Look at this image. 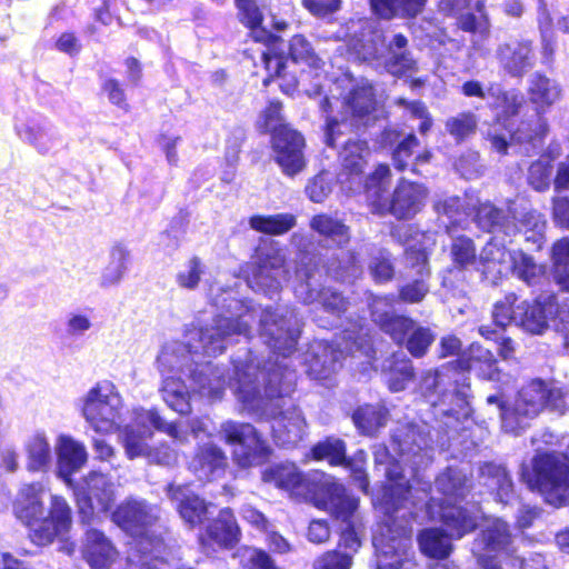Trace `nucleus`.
Listing matches in <instances>:
<instances>
[{
    "label": "nucleus",
    "instance_id": "obj_59",
    "mask_svg": "<svg viewBox=\"0 0 569 569\" xmlns=\"http://www.w3.org/2000/svg\"><path fill=\"white\" fill-rule=\"evenodd\" d=\"M352 556L346 552L330 550L319 556L312 565V569H351Z\"/></svg>",
    "mask_w": 569,
    "mask_h": 569
},
{
    "label": "nucleus",
    "instance_id": "obj_33",
    "mask_svg": "<svg viewBox=\"0 0 569 569\" xmlns=\"http://www.w3.org/2000/svg\"><path fill=\"white\" fill-rule=\"evenodd\" d=\"M418 543L421 552L429 558H447L452 551L450 537L438 528L422 530Z\"/></svg>",
    "mask_w": 569,
    "mask_h": 569
},
{
    "label": "nucleus",
    "instance_id": "obj_1",
    "mask_svg": "<svg viewBox=\"0 0 569 569\" xmlns=\"http://www.w3.org/2000/svg\"><path fill=\"white\" fill-rule=\"evenodd\" d=\"M545 500L561 506L569 500V459L561 453H542L533 459V479L530 481Z\"/></svg>",
    "mask_w": 569,
    "mask_h": 569
},
{
    "label": "nucleus",
    "instance_id": "obj_29",
    "mask_svg": "<svg viewBox=\"0 0 569 569\" xmlns=\"http://www.w3.org/2000/svg\"><path fill=\"white\" fill-rule=\"evenodd\" d=\"M457 366L462 371L475 370L483 379L500 380V371L492 352L481 346L472 345L470 356L459 359Z\"/></svg>",
    "mask_w": 569,
    "mask_h": 569
},
{
    "label": "nucleus",
    "instance_id": "obj_21",
    "mask_svg": "<svg viewBox=\"0 0 569 569\" xmlns=\"http://www.w3.org/2000/svg\"><path fill=\"white\" fill-rule=\"evenodd\" d=\"M58 476L72 486L71 475L80 470L88 460L86 447L70 437L61 436L58 441Z\"/></svg>",
    "mask_w": 569,
    "mask_h": 569
},
{
    "label": "nucleus",
    "instance_id": "obj_37",
    "mask_svg": "<svg viewBox=\"0 0 569 569\" xmlns=\"http://www.w3.org/2000/svg\"><path fill=\"white\" fill-rule=\"evenodd\" d=\"M28 455V469H44L51 461V447L44 433L37 432L28 438L24 445Z\"/></svg>",
    "mask_w": 569,
    "mask_h": 569
},
{
    "label": "nucleus",
    "instance_id": "obj_16",
    "mask_svg": "<svg viewBox=\"0 0 569 569\" xmlns=\"http://www.w3.org/2000/svg\"><path fill=\"white\" fill-rule=\"evenodd\" d=\"M156 519L154 508L134 499L122 502L112 515V520L131 535L142 533V530Z\"/></svg>",
    "mask_w": 569,
    "mask_h": 569
},
{
    "label": "nucleus",
    "instance_id": "obj_64",
    "mask_svg": "<svg viewBox=\"0 0 569 569\" xmlns=\"http://www.w3.org/2000/svg\"><path fill=\"white\" fill-rule=\"evenodd\" d=\"M240 556L248 569H278L271 557L260 549L244 548Z\"/></svg>",
    "mask_w": 569,
    "mask_h": 569
},
{
    "label": "nucleus",
    "instance_id": "obj_18",
    "mask_svg": "<svg viewBox=\"0 0 569 569\" xmlns=\"http://www.w3.org/2000/svg\"><path fill=\"white\" fill-rule=\"evenodd\" d=\"M370 308L373 321L397 343H403L416 322L410 318L390 313L391 301L387 298H375Z\"/></svg>",
    "mask_w": 569,
    "mask_h": 569
},
{
    "label": "nucleus",
    "instance_id": "obj_4",
    "mask_svg": "<svg viewBox=\"0 0 569 569\" xmlns=\"http://www.w3.org/2000/svg\"><path fill=\"white\" fill-rule=\"evenodd\" d=\"M336 103L341 104L342 111L340 119L332 117L327 120L326 141L329 146H335L336 136L340 133V121L343 123L350 119L351 126H358L376 110L373 88L368 81H361Z\"/></svg>",
    "mask_w": 569,
    "mask_h": 569
},
{
    "label": "nucleus",
    "instance_id": "obj_63",
    "mask_svg": "<svg viewBox=\"0 0 569 569\" xmlns=\"http://www.w3.org/2000/svg\"><path fill=\"white\" fill-rule=\"evenodd\" d=\"M150 541L141 538L138 542L139 549L143 552L138 560L130 559L126 569H170V566L162 559L147 555Z\"/></svg>",
    "mask_w": 569,
    "mask_h": 569
},
{
    "label": "nucleus",
    "instance_id": "obj_47",
    "mask_svg": "<svg viewBox=\"0 0 569 569\" xmlns=\"http://www.w3.org/2000/svg\"><path fill=\"white\" fill-rule=\"evenodd\" d=\"M513 272L528 284L536 283L545 273V267L522 251L513 252L511 256Z\"/></svg>",
    "mask_w": 569,
    "mask_h": 569
},
{
    "label": "nucleus",
    "instance_id": "obj_15",
    "mask_svg": "<svg viewBox=\"0 0 569 569\" xmlns=\"http://www.w3.org/2000/svg\"><path fill=\"white\" fill-rule=\"evenodd\" d=\"M427 196L422 184L402 179L393 191L389 210L399 219H409L422 209Z\"/></svg>",
    "mask_w": 569,
    "mask_h": 569
},
{
    "label": "nucleus",
    "instance_id": "obj_11",
    "mask_svg": "<svg viewBox=\"0 0 569 569\" xmlns=\"http://www.w3.org/2000/svg\"><path fill=\"white\" fill-rule=\"evenodd\" d=\"M260 321L261 335L270 348L282 356H288L295 350L300 332L298 328H293L292 315L287 318L266 311Z\"/></svg>",
    "mask_w": 569,
    "mask_h": 569
},
{
    "label": "nucleus",
    "instance_id": "obj_17",
    "mask_svg": "<svg viewBox=\"0 0 569 569\" xmlns=\"http://www.w3.org/2000/svg\"><path fill=\"white\" fill-rule=\"evenodd\" d=\"M82 555L92 569H108L119 553L102 531L92 528L86 531Z\"/></svg>",
    "mask_w": 569,
    "mask_h": 569
},
{
    "label": "nucleus",
    "instance_id": "obj_7",
    "mask_svg": "<svg viewBox=\"0 0 569 569\" xmlns=\"http://www.w3.org/2000/svg\"><path fill=\"white\" fill-rule=\"evenodd\" d=\"M80 512L90 518L94 510L106 512L116 499L114 483L108 476L91 471L82 478L76 489Z\"/></svg>",
    "mask_w": 569,
    "mask_h": 569
},
{
    "label": "nucleus",
    "instance_id": "obj_57",
    "mask_svg": "<svg viewBox=\"0 0 569 569\" xmlns=\"http://www.w3.org/2000/svg\"><path fill=\"white\" fill-rule=\"evenodd\" d=\"M290 54L295 61L306 62L313 68L321 66V59L315 54L311 44L301 34L292 37L290 41Z\"/></svg>",
    "mask_w": 569,
    "mask_h": 569
},
{
    "label": "nucleus",
    "instance_id": "obj_31",
    "mask_svg": "<svg viewBox=\"0 0 569 569\" xmlns=\"http://www.w3.org/2000/svg\"><path fill=\"white\" fill-rule=\"evenodd\" d=\"M371 9L383 19L413 18L422 12L427 0H369Z\"/></svg>",
    "mask_w": 569,
    "mask_h": 569
},
{
    "label": "nucleus",
    "instance_id": "obj_52",
    "mask_svg": "<svg viewBox=\"0 0 569 569\" xmlns=\"http://www.w3.org/2000/svg\"><path fill=\"white\" fill-rule=\"evenodd\" d=\"M405 341L406 348L410 355L420 358L426 355L427 350L435 341V335L429 328L416 323Z\"/></svg>",
    "mask_w": 569,
    "mask_h": 569
},
{
    "label": "nucleus",
    "instance_id": "obj_62",
    "mask_svg": "<svg viewBox=\"0 0 569 569\" xmlns=\"http://www.w3.org/2000/svg\"><path fill=\"white\" fill-rule=\"evenodd\" d=\"M389 177V167L387 164H379L366 182L368 197L379 200L387 189Z\"/></svg>",
    "mask_w": 569,
    "mask_h": 569
},
{
    "label": "nucleus",
    "instance_id": "obj_39",
    "mask_svg": "<svg viewBox=\"0 0 569 569\" xmlns=\"http://www.w3.org/2000/svg\"><path fill=\"white\" fill-rule=\"evenodd\" d=\"M481 477L487 479L486 485L497 490V496L501 502H508L512 495V482L501 466L487 463L481 468Z\"/></svg>",
    "mask_w": 569,
    "mask_h": 569
},
{
    "label": "nucleus",
    "instance_id": "obj_22",
    "mask_svg": "<svg viewBox=\"0 0 569 569\" xmlns=\"http://www.w3.org/2000/svg\"><path fill=\"white\" fill-rule=\"evenodd\" d=\"M272 418V433L281 446H293L302 439L306 421L300 410L290 407Z\"/></svg>",
    "mask_w": 569,
    "mask_h": 569
},
{
    "label": "nucleus",
    "instance_id": "obj_60",
    "mask_svg": "<svg viewBox=\"0 0 569 569\" xmlns=\"http://www.w3.org/2000/svg\"><path fill=\"white\" fill-rule=\"evenodd\" d=\"M550 176V161L547 158H541L530 166L528 181L537 191H542L549 187Z\"/></svg>",
    "mask_w": 569,
    "mask_h": 569
},
{
    "label": "nucleus",
    "instance_id": "obj_44",
    "mask_svg": "<svg viewBox=\"0 0 569 569\" xmlns=\"http://www.w3.org/2000/svg\"><path fill=\"white\" fill-rule=\"evenodd\" d=\"M128 257L129 252L123 246L116 244L111 248L108 264L102 272V283L104 286H111L120 281L126 270Z\"/></svg>",
    "mask_w": 569,
    "mask_h": 569
},
{
    "label": "nucleus",
    "instance_id": "obj_28",
    "mask_svg": "<svg viewBox=\"0 0 569 569\" xmlns=\"http://www.w3.org/2000/svg\"><path fill=\"white\" fill-rule=\"evenodd\" d=\"M369 154L370 150L365 141L350 140L343 146L340 152L341 172L339 179L341 183H345L349 176L360 180V174L367 164Z\"/></svg>",
    "mask_w": 569,
    "mask_h": 569
},
{
    "label": "nucleus",
    "instance_id": "obj_56",
    "mask_svg": "<svg viewBox=\"0 0 569 569\" xmlns=\"http://www.w3.org/2000/svg\"><path fill=\"white\" fill-rule=\"evenodd\" d=\"M477 127L476 116L471 112H462L446 121L447 131L458 140L473 133Z\"/></svg>",
    "mask_w": 569,
    "mask_h": 569
},
{
    "label": "nucleus",
    "instance_id": "obj_20",
    "mask_svg": "<svg viewBox=\"0 0 569 569\" xmlns=\"http://www.w3.org/2000/svg\"><path fill=\"white\" fill-rule=\"evenodd\" d=\"M497 56L505 70L516 77L527 72L533 62L532 46L528 40H512L500 44Z\"/></svg>",
    "mask_w": 569,
    "mask_h": 569
},
{
    "label": "nucleus",
    "instance_id": "obj_55",
    "mask_svg": "<svg viewBox=\"0 0 569 569\" xmlns=\"http://www.w3.org/2000/svg\"><path fill=\"white\" fill-rule=\"evenodd\" d=\"M388 370L389 387L396 392L403 390L407 382L413 378L412 363L405 356H402L401 359H396Z\"/></svg>",
    "mask_w": 569,
    "mask_h": 569
},
{
    "label": "nucleus",
    "instance_id": "obj_35",
    "mask_svg": "<svg viewBox=\"0 0 569 569\" xmlns=\"http://www.w3.org/2000/svg\"><path fill=\"white\" fill-rule=\"evenodd\" d=\"M516 325L531 333H541L547 328V317L542 306L522 301L516 307Z\"/></svg>",
    "mask_w": 569,
    "mask_h": 569
},
{
    "label": "nucleus",
    "instance_id": "obj_54",
    "mask_svg": "<svg viewBox=\"0 0 569 569\" xmlns=\"http://www.w3.org/2000/svg\"><path fill=\"white\" fill-rule=\"evenodd\" d=\"M329 270L333 276L343 282H350L357 279L361 272V266L359 264L357 257L353 252H342L339 261L331 263Z\"/></svg>",
    "mask_w": 569,
    "mask_h": 569
},
{
    "label": "nucleus",
    "instance_id": "obj_6",
    "mask_svg": "<svg viewBox=\"0 0 569 569\" xmlns=\"http://www.w3.org/2000/svg\"><path fill=\"white\" fill-rule=\"evenodd\" d=\"M221 435L233 446V457L238 465L248 467L260 463L268 455V446L253 426L227 421L221 426Z\"/></svg>",
    "mask_w": 569,
    "mask_h": 569
},
{
    "label": "nucleus",
    "instance_id": "obj_30",
    "mask_svg": "<svg viewBox=\"0 0 569 569\" xmlns=\"http://www.w3.org/2000/svg\"><path fill=\"white\" fill-rule=\"evenodd\" d=\"M439 516L441 521L451 531L450 536L452 538L459 539L472 531L477 526L476 517L468 510L452 505L449 500L441 503Z\"/></svg>",
    "mask_w": 569,
    "mask_h": 569
},
{
    "label": "nucleus",
    "instance_id": "obj_42",
    "mask_svg": "<svg viewBox=\"0 0 569 569\" xmlns=\"http://www.w3.org/2000/svg\"><path fill=\"white\" fill-rule=\"evenodd\" d=\"M556 282L569 291V239L562 238L552 246L551 251Z\"/></svg>",
    "mask_w": 569,
    "mask_h": 569
},
{
    "label": "nucleus",
    "instance_id": "obj_53",
    "mask_svg": "<svg viewBox=\"0 0 569 569\" xmlns=\"http://www.w3.org/2000/svg\"><path fill=\"white\" fill-rule=\"evenodd\" d=\"M312 452L316 459L328 460L330 465H342L347 461L345 443L339 439L329 438L318 443Z\"/></svg>",
    "mask_w": 569,
    "mask_h": 569
},
{
    "label": "nucleus",
    "instance_id": "obj_40",
    "mask_svg": "<svg viewBox=\"0 0 569 569\" xmlns=\"http://www.w3.org/2000/svg\"><path fill=\"white\" fill-rule=\"evenodd\" d=\"M350 56L363 61L378 60L383 57L385 38L380 32H371L366 40H355L350 43Z\"/></svg>",
    "mask_w": 569,
    "mask_h": 569
},
{
    "label": "nucleus",
    "instance_id": "obj_19",
    "mask_svg": "<svg viewBox=\"0 0 569 569\" xmlns=\"http://www.w3.org/2000/svg\"><path fill=\"white\" fill-rule=\"evenodd\" d=\"M511 541L508 526L500 519H488L481 532V538L476 541L473 552L479 557V563L486 569H497L496 563H487L486 552L500 551L507 548Z\"/></svg>",
    "mask_w": 569,
    "mask_h": 569
},
{
    "label": "nucleus",
    "instance_id": "obj_14",
    "mask_svg": "<svg viewBox=\"0 0 569 569\" xmlns=\"http://www.w3.org/2000/svg\"><path fill=\"white\" fill-rule=\"evenodd\" d=\"M70 509L67 502L58 497H53L50 516L40 518L34 526H29L31 537L37 545L50 543L57 536L63 535L69 530Z\"/></svg>",
    "mask_w": 569,
    "mask_h": 569
},
{
    "label": "nucleus",
    "instance_id": "obj_41",
    "mask_svg": "<svg viewBox=\"0 0 569 569\" xmlns=\"http://www.w3.org/2000/svg\"><path fill=\"white\" fill-rule=\"evenodd\" d=\"M239 9V18L248 28L256 41H266L269 34L260 29L262 12L256 0H236Z\"/></svg>",
    "mask_w": 569,
    "mask_h": 569
},
{
    "label": "nucleus",
    "instance_id": "obj_23",
    "mask_svg": "<svg viewBox=\"0 0 569 569\" xmlns=\"http://www.w3.org/2000/svg\"><path fill=\"white\" fill-rule=\"evenodd\" d=\"M284 262L286 258L281 251L274 250L268 253L253 271L252 281L266 291H276L280 283L288 279Z\"/></svg>",
    "mask_w": 569,
    "mask_h": 569
},
{
    "label": "nucleus",
    "instance_id": "obj_45",
    "mask_svg": "<svg viewBox=\"0 0 569 569\" xmlns=\"http://www.w3.org/2000/svg\"><path fill=\"white\" fill-rule=\"evenodd\" d=\"M435 486L448 498L462 497L466 492L467 478L460 470L448 468L436 479Z\"/></svg>",
    "mask_w": 569,
    "mask_h": 569
},
{
    "label": "nucleus",
    "instance_id": "obj_58",
    "mask_svg": "<svg viewBox=\"0 0 569 569\" xmlns=\"http://www.w3.org/2000/svg\"><path fill=\"white\" fill-rule=\"evenodd\" d=\"M338 360L339 353L337 351L325 348L322 356H317L312 360L310 370L317 379H327L337 371L339 367Z\"/></svg>",
    "mask_w": 569,
    "mask_h": 569
},
{
    "label": "nucleus",
    "instance_id": "obj_25",
    "mask_svg": "<svg viewBox=\"0 0 569 569\" xmlns=\"http://www.w3.org/2000/svg\"><path fill=\"white\" fill-rule=\"evenodd\" d=\"M305 276L306 281L301 282L296 288L297 297L305 303L319 302L327 312L337 316L347 310L348 301L339 292L329 288L318 291L313 288L311 277L309 274Z\"/></svg>",
    "mask_w": 569,
    "mask_h": 569
},
{
    "label": "nucleus",
    "instance_id": "obj_24",
    "mask_svg": "<svg viewBox=\"0 0 569 569\" xmlns=\"http://www.w3.org/2000/svg\"><path fill=\"white\" fill-rule=\"evenodd\" d=\"M226 466V455L213 443L201 446L189 463L190 470L199 480H211L222 473Z\"/></svg>",
    "mask_w": 569,
    "mask_h": 569
},
{
    "label": "nucleus",
    "instance_id": "obj_50",
    "mask_svg": "<svg viewBox=\"0 0 569 569\" xmlns=\"http://www.w3.org/2000/svg\"><path fill=\"white\" fill-rule=\"evenodd\" d=\"M450 256L453 264L459 269H467L477 262L473 241L467 237H459L452 241Z\"/></svg>",
    "mask_w": 569,
    "mask_h": 569
},
{
    "label": "nucleus",
    "instance_id": "obj_51",
    "mask_svg": "<svg viewBox=\"0 0 569 569\" xmlns=\"http://www.w3.org/2000/svg\"><path fill=\"white\" fill-rule=\"evenodd\" d=\"M353 421L363 433L372 435L386 423V415L380 409L366 406L353 413Z\"/></svg>",
    "mask_w": 569,
    "mask_h": 569
},
{
    "label": "nucleus",
    "instance_id": "obj_34",
    "mask_svg": "<svg viewBox=\"0 0 569 569\" xmlns=\"http://www.w3.org/2000/svg\"><path fill=\"white\" fill-rule=\"evenodd\" d=\"M192 380L197 385V391L211 400L220 399L224 390L222 373L218 368L210 365H202L198 371L192 375Z\"/></svg>",
    "mask_w": 569,
    "mask_h": 569
},
{
    "label": "nucleus",
    "instance_id": "obj_2",
    "mask_svg": "<svg viewBox=\"0 0 569 569\" xmlns=\"http://www.w3.org/2000/svg\"><path fill=\"white\" fill-rule=\"evenodd\" d=\"M562 396L561 389L541 379H532L519 390L511 413L503 415V426L513 430V419L535 418L547 406L562 410Z\"/></svg>",
    "mask_w": 569,
    "mask_h": 569
},
{
    "label": "nucleus",
    "instance_id": "obj_46",
    "mask_svg": "<svg viewBox=\"0 0 569 569\" xmlns=\"http://www.w3.org/2000/svg\"><path fill=\"white\" fill-rule=\"evenodd\" d=\"M508 257V252L502 246L489 241L481 250L479 262L482 266V272L486 274H501L503 263Z\"/></svg>",
    "mask_w": 569,
    "mask_h": 569
},
{
    "label": "nucleus",
    "instance_id": "obj_49",
    "mask_svg": "<svg viewBox=\"0 0 569 569\" xmlns=\"http://www.w3.org/2000/svg\"><path fill=\"white\" fill-rule=\"evenodd\" d=\"M208 507L198 496H187L180 500L178 511L186 522L196 526L207 518Z\"/></svg>",
    "mask_w": 569,
    "mask_h": 569
},
{
    "label": "nucleus",
    "instance_id": "obj_48",
    "mask_svg": "<svg viewBox=\"0 0 569 569\" xmlns=\"http://www.w3.org/2000/svg\"><path fill=\"white\" fill-rule=\"evenodd\" d=\"M546 226L547 222L541 213L530 211L525 213L519 220L518 229L527 241H531L540 247L545 238Z\"/></svg>",
    "mask_w": 569,
    "mask_h": 569
},
{
    "label": "nucleus",
    "instance_id": "obj_13",
    "mask_svg": "<svg viewBox=\"0 0 569 569\" xmlns=\"http://www.w3.org/2000/svg\"><path fill=\"white\" fill-rule=\"evenodd\" d=\"M315 505L337 519L348 521L358 508V500L348 496L342 485L326 479L315 493Z\"/></svg>",
    "mask_w": 569,
    "mask_h": 569
},
{
    "label": "nucleus",
    "instance_id": "obj_5",
    "mask_svg": "<svg viewBox=\"0 0 569 569\" xmlns=\"http://www.w3.org/2000/svg\"><path fill=\"white\" fill-rule=\"evenodd\" d=\"M183 347H164L158 357L163 378L161 395L164 402L180 415L190 412V392L179 377L170 376L174 369L182 370L187 357L177 355Z\"/></svg>",
    "mask_w": 569,
    "mask_h": 569
},
{
    "label": "nucleus",
    "instance_id": "obj_32",
    "mask_svg": "<svg viewBox=\"0 0 569 569\" xmlns=\"http://www.w3.org/2000/svg\"><path fill=\"white\" fill-rule=\"evenodd\" d=\"M262 479L264 482L274 483L277 487L288 491H298L307 488L305 476L298 471L295 465H282L269 468L263 471Z\"/></svg>",
    "mask_w": 569,
    "mask_h": 569
},
{
    "label": "nucleus",
    "instance_id": "obj_10",
    "mask_svg": "<svg viewBox=\"0 0 569 569\" xmlns=\"http://www.w3.org/2000/svg\"><path fill=\"white\" fill-rule=\"evenodd\" d=\"M138 423L144 427L143 431H138L133 427L127 426L122 431V445L129 459L137 457H148L150 448L146 443V438L152 433L147 429V425L157 430L168 433L172 438H178V429L173 423L166 422L157 411L148 410L138 416Z\"/></svg>",
    "mask_w": 569,
    "mask_h": 569
},
{
    "label": "nucleus",
    "instance_id": "obj_38",
    "mask_svg": "<svg viewBox=\"0 0 569 569\" xmlns=\"http://www.w3.org/2000/svg\"><path fill=\"white\" fill-rule=\"evenodd\" d=\"M296 222V217L291 213L254 216L249 221L253 230L268 234H283L291 230Z\"/></svg>",
    "mask_w": 569,
    "mask_h": 569
},
{
    "label": "nucleus",
    "instance_id": "obj_8",
    "mask_svg": "<svg viewBox=\"0 0 569 569\" xmlns=\"http://www.w3.org/2000/svg\"><path fill=\"white\" fill-rule=\"evenodd\" d=\"M254 317L251 313L232 319L217 316L200 329L199 336L203 351L208 356H216L226 349L228 338L236 335H247Z\"/></svg>",
    "mask_w": 569,
    "mask_h": 569
},
{
    "label": "nucleus",
    "instance_id": "obj_9",
    "mask_svg": "<svg viewBox=\"0 0 569 569\" xmlns=\"http://www.w3.org/2000/svg\"><path fill=\"white\" fill-rule=\"evenodd\" d=\"M271 144L274 160L283 173L295 176L303 170L305 139L299 132L289 127H281L272 134Z\"/></svg>",
    "mask_w": 569,
    "mask_h": 569
},
{
    "label": "nucleus",
    "instance_id": "obj_61",
    "mask_svg": "<svg viewBox=\"0 0 569 569\" xmlns=\"http://www.w3.org/2000/svg\"><path fill=\"white\" fill-rule=\"evenodd\" d=\"M517 301L515 293L505 296L502 300L496 302L492 311V318L498 327L505 328L511 321L516 323V308H513Z\"/></svg>",
    "mask_w": 569,
    "mask_h": 569
},
{
    "label": "nucleus",
    "instance_id": "obj_27",
    "mask_svg": "<svg viewBox=\"0 0 569 569\" xmlns=\"http://www.w3.org/2000/svg\"><path fill=\"white\" fill-rule=\"evenodd\" d=\"M240 530L232 512L223 509L218 517L208 526L207 538L202 543H213L221 548H232L239 541Z\"/></svg>",
    "mask_w": 569,
    "mask_h": 569
},
{
    "label": "nucleus",
    "instance_id": "obj_36",
    "mask_svg": "<svg viewBox=\"0 0 569 569\" xmlns=\"http://www.w3.org/2000/svg\"><path fill=\"white\" fill-rule=\"evenodd\" d=\"M530 100L540 108L549 107L561 97L559 84L545 76L536 74L529 88Z\"/></svg>",
    "mask_w": 569,
    "mask_h": 569
},
{
    "label": "nucleus",
    "instance_id": "obj_12",
    "mask_svg": "<svg viewBox=\"0 0 569 569\" xmlns=\"http://www.w3.org/2000/svg\"><path fill=\"white\" fill-rule=\"evenodd\" d=\"M234 381L232 388L244 408L252 411H259L264 408V397L261 393V381H264L267 375L261 372L254 363L236 366Z\"/></svg>",
    "mask_w": 569,
    "mask_h": 569
},
{
    "label": "nucleus",
    "instance_id": "obj_26",
    "mask_svg": "<svg viewBox=\"0 0 569 569\" xmlns=\"http://www.w3.org/2000/svg\"><path fill=\"white\" fill-rule=\"evenodd\" d=\"M44 487L41 483H32L24 486L14 502L13 510L18 519L28 527L34 526L43 516V506L41 496Z\"/></svg>",
    "mask_w": 569,
    "mask_h": 569
},
{
    "label": "nucleus",
    "instance_id": "obj_3",
    "mask_svg": "<svg viewBox=\"0 0 569 569\" xmlns=\"http://www.w3.org/2000/svg\"><path fill=\"white\" fill-rule=\"evenodd\" d=\"M121 406V398L114 386L103 381L88 392L83 415L96 432L111 433L118 426Z\"/></svg>",
    "mask_w": 569,
    "mask_h": 569
},
{
    "label": "nucleus",
    "instance_id": "obj_43",
    "mask_svg": "<svg viewBox=\"0 0 569 569\" xmlns=\"http://www.w3.org/2000/svg\"><path fill=\"white\" fill-rule=\"evenodd\" d=\"M310 227L319 234L337 243H345L349 240L348 228L341 221L328 214L315 216L310 222Z\"/></svg>",
    "mask_w": 569,
    "mask_h": 569
}]
</instances>
